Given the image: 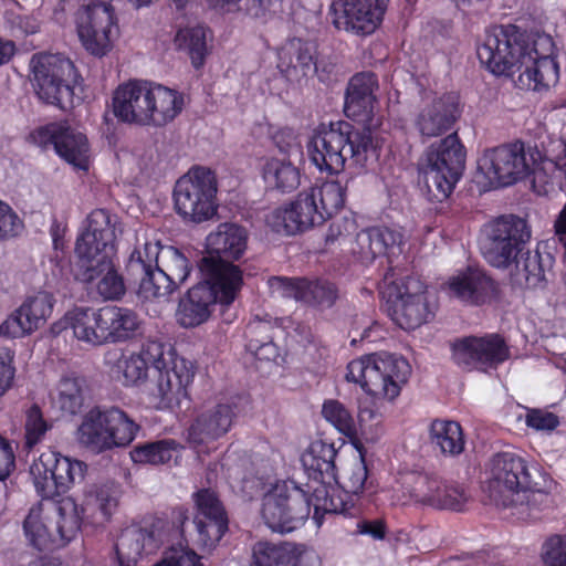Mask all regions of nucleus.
I'll use <instances>...</instances> for the list:
<instances>
[{
  "label": "nucleus",
  "instance_id": "f257e3e1",
  "mask_svg": "<svg viewBox=\"0 0 566 566\" xmlns=\"http://www.w3.org/2000/svg\"><path fill=\"white\" fill-rule=\"evenodd\" d=\"M554 42L547 34L527 36L513 24L486 30L478 46V57L496 76H514L521 90L543 92L559 78V67L553 56Z\"/></svg>",
  "mask_w": 566,
  "mask_h": 566
},
{
  "label": "nucleus",
  "instance_id": "f03ea898",
  "mask_svg": "<svg viewBox=\"0 0 566 566\" xmlns=\"http://www.w3.org/2000/svg\"><path fill=\"white\" fill-rule=\"evenodd\" d=\"M104 364L114 379L125 387H142L151 367L156 384L146 392L147 403L157 410H175L189 399V387L195 378L193 364L179 356L164 343L149 340L138 352L108 350Z\"/></svg>",
  "mask_w": 566,
  "mask_h": 566
},
{
  "label": "nucleus",
  "instance_id": "7ed1b4c3",
  "mask_svg": "<svg viewBox=\"0 0 566 566\" xmlns=\"http://www.w3.org/2000/svg\"><path fill=\"white\" fill-rule=\"evenodd\" d=\"M531 230L516 216H502L485 227L481 251L493 268L509 270L510 280L520 289H535L543 284L545 270L538 250H531Z\"/></svg>",
  "mask_w": 566,
  "mask_h": 566
},
{
  "label": "nucleus",
  "instance_id": "20e7f679",
  "mask_svg": "<svg viewBox=\"0 0 566 566\" xmlns=\"http://www.w3.org/2000/svg\"><path fill=\"white\" fill-rule=\"evenodd\" d=\"M486 490L499 506H514L520 515L552 503L553 480L534 462L513 452L495 454L489 462Z\"/></svg>",
  "mask_w": 566,
  "mask_h": 566
},
{
  "label": "nucleus",
  "instance_id": "39448f33",
  "mask_svg": "<svg viewBox=\"0 0 566 566\" xmlns=\"http://www.w3.org/2000/svg\"><path fill=\"white\" fill-rule=\"evenodd\" d=\"M566 166V143L551 142L546 155L523 143L486 149L478 160V177L488 189L509 187L533 176L534 181L547 184L557 170Z\"/></svg>",
  "mask_w": 566,
  "mask_h": 566
},
{
  "label": "nucleus",
  "instance_id": "423d86ee",
  "mask_svg": "<svg viewBox=\"0 0 566 566\" xmlns=\"http://www.w3.org/2000/svg\"><path fill=\"white\" fill-rule=\"evenodd\" d=\"M199 269L202 280L180 298L176 311L177 323L184 328H195L207 323L214 306L231 305L243 285V273L238 265L202 258Z\"/></svg>",
  "mask_w": 566,
  "mask_h": 566
},
{
  "label": "nucleus",
  "instance_id": "0eeeda50",
  "mask_svg": "<svg viewBox=\"0 0 566 566\" xmlns=\"http://www.w3.org/2000/svg\"><path fill=\"white\" fill-rule=\"evenodd\" d=\"M127 271L130 275L140 277L137 290L139 298L167 300L187 281L191 265L178 249L161 245L158 240L146 239L130 253Z\"/></svg>",
  "mask_w": 566,
  "mask_h": 566
},
{
  "label": "nucleus",
  "instance_id": "6e6552de",
  "mask_svg": "<svg viewBox=\"0 0 566 566\" xmlns=\"http://www.w3.org/2000/svg\"><path fill=\"white\" fill-rule=\"evenodd\" d=\"M346 189L338 181H324L302 190L287 206L273 209L266 224L275 232L293 235L323 224L344 207Z\"/></svg>",
  "mask_w": 566,
  "mask_h": 566
},
{
  "label": "nucleus",
  "instance_id": "1a4fd4ad",
  "mask_svg": "<svg viewBox=\"0 0 566 566\" xmlns=\"http://www.w3.org/2000/svg\"><path fill=\"white\" fill-rule=\"evenodd\" d=\"M307 151L312 164L327 174H339L347 160L364 167L370 157H377L376 144L370 132L353 130L345 122L322 127L311 138Z\"/></svg>",
  "mask_w": 566,
  "mask_h": 566
},
{
  "label": "nucleus",
  "instance_id": "9d476101",
  "mask_svg": "<svg viewBox=\"0 0 566 566\" xmlns=\"http://www.w3.org/2000/svg\"><path fill=\"white\" fill-rule=\"evenodd\" d=\"M337 450L333 443L315 440L301 455V463L308 481L304 490L313 496V521L319 527L325 514H349L352 504L346 492L334 485L337 482Z\"/></svg>",
  "mask_w": 566,
  "mask_h": 566
},
{
  "label": "nucleus",
  "instance_id": "9b49d317",
  "mask_svg": "<svg viewBox=\"0 0 566 566\" xmlns=\"http://www.w3.org/2000/svg\"><path fill=\"white\" fill-rule=\"evenodd\" d=\"M339 242L348 245L349 252L361 263H371L382 255H396L401 252L405 234L400 228L373 227L357 232V222L353 212L336 218L329 226L326 243Z\"/></svg>",
  "mask_w": 566,
  "mask_h": 566
},
{
  "label": "nucleus",
  "instance_id": "f8f14e48",
  "mask_svg": "<svg viewBox=\"0 0 566 566\" xmlns=\"http://www.w3.org/2000/svg\"><path fill=\"white\" fill-rule=\"evenodd\" d=\"M410 374L411 367L407 359L380 353L349 361L346 380L359 385L369 396L392 401L400 395Z\"/></svg>",
  "mask_w": 566,
  "mask_h": 566
},
{
  "label": "nucleus",
  "instance_id": "ddd939ff",
  "mask_svg": "<svg viewBox=\"0 0 566 566\" xmlns=\"http://www.w3.org/2000/svg\"><path fill=\"white\" fill-rule=\"evenodd\" d=\"M139 426L117 407H95L88 410L77 428V441L94 453L129 446Z\"/></svg>",
  "mask_w": 566,
  "mask_h": 566
},
{
  "label": "nucleus",
  "instance_id": "4468645a",
  "mask_svg": "<svg viewBox=\"0 0 566 566\" xmlns=\"http://www.w3.org/2000/svg\"><path fill=\"white\" fill-rule=\"evenodd\" d=\"M464 163V148L457 134H450L428 147L419 164V170L433 199L443 201L453 192Z\"/></svg>",
  "mask_w": 566,
  "mask_h": 566
},
{
  "label": "nucleus",
  "instance_id": "2eb2a0df",
  "mask_svg": "<svg viewBox=\"0 0 566 566\" xmlns=\"http://www.w3.org/2000/svg\"><path fill=\"white\" fill-rule=\"evenodd\" d=\"M218 179L213 170L195 166L181 176L174 188L176 212L186 222L202 223L218 212Z\"/></svg>",
  "mask_w": 566,
  "mask_h": 566
},
{
  "label": "nucleus",
  "instance_id": "dca6fc26",
  "mask_svg": "<svg viewBox=\"0 0 566 566\" xmlns=\"http://www.w3.org/2000/svg\"><path fill=\"white\" fill-rule=\"evenodd\" d=\"M31 82L40 99L66 108L73 105L78 75L63 54L36 53L30 61Z\"/></svg>",
  "mask_w": 566,
  "mask_h": 566
},
{
  "label": "nucleus",
  "instance_id": "f3484780",
  "mask_svg": "<svg viewBox=\"0 0 566 566\" xmlns=\"http://www.w3.org/2000/svg\"><path fill=\"white\" fill-rule=\"evenodd\" d=\"M313 509V496L293 480L277 481L263 495L261 517L273 532L298 528Z\"/></svg>",
  "mask_w": 566,
  "mask_h": 566
},
{
  "label": "nucleus",
  "instance_id": "a211bd4d",
  "mask_svg": "<svg viewBox=\"0 0 566 566\" xmlns=\"http://www.w3.org/2000/svg\"><path fill=\"white\" fill-rule=\"evenodd\" d=\"M86 470L85 462L48 450L33 461L30 474L36 493L42 499H53L67 493L76 483L82 482Z\"/></svg>",
  "mask_w": 566,
  "mask_h": 566
},
{
  "label": "nucleus",
  "instance_id": "6ab92c4d",
  "mask_svg": "<svg viewBox=\"0 0 566 566\" xmlns=\"http://www.w3.org/2000/svg\"><path fill=\"white\" fill-rule=\"evenodd\" d=\"M74 24L83 48L97 57L105 56L112 50L118 35L115 10L108 2L81 4L74 13Z\"/></svg>",
  "mask_w": 566,
  "mask_h": 566
},
{
  "label": "nucleus",
  "instance_id": "aec40b11",
  "mask_svg": "<svg viewBox=\"0 0 566 566\" xmlns=\"http://www.w3.org/2000/svg\"><path fill=\"white\" fill-rule=\"evenodd\" d=\"M171 526L158 516H146L119 534L115 554L119 566H137L145 556L156 553L168 539Z\"/></svg>",
  "mask_w": 566,
  "mask_h": 566
},
{
  "label": "nucleus",
  "instance_id": "412c9836",
  "mask_svg": "<svg viewBox=\"0 0 566 566\" xmlns=\"http://www.w3.org/2000/svg\"><path fill=\"white\" fill-rule=\"evenodd\" d=\"M385 293L390 303L389 315L402 329L417 328L433 315L427 287L418 276L391 282Z\"/></svg>",
  "mask_w": 566,
  "mask_h": 566
},
{
  "label": "nucleus",
  "instance_id": "4be33fe9",
  "mask_svg": "<svg viewBox=\"0 0 566 566\" xmlns=\"http://www.w3.org/2000/svg\"><path fill=\"white\" fill-rule=\"evenodd\" d=\"M31 140L44 150L55 154L74 169L87 171L92 151L86 135L67 122L40 126L30 135Z\"/></svg>",
  "mask_w": 566,
  "mask_h": 566
},
{
  "label": "nucleus",
  "instance_id": "5701e85b",
  "mask_svg": "<svg viewBox=\"0 0 566 566\" xmlns=\"http://www.w3.org/2000/svg\"><path fill=\"white\" fill-rule=\"evenodd\" d=\"M388 0H335L331 6L332 23L337 30L366 36L381 24Z\"/></svg>",
  "mask_w": 566,
  "mask_h": 566
},
{
  "label": "nucleus",
  "instance_id": "b1692460",
  "mask_svg": "<svg viewBox=\"0 0 566 566\" xmlns=\"http://www.w3.org/2000/svg\"><path fill=\"white\" fill-rule=\"evenodd\" d=\"M116 253L80 259L75 277L90 286L104 301H118L126 293L124 276L115 262Z\"/></svg>",
  "mask_w": 566,
  "mask_h": 566
},
{
  "label": "nucleus",
  "instance_id": "393cba45",
  "mask_svg": "<svg viewBox=\"0 0 566 566\" xmlns=\"http://www.w3.org/2000/svg\"><path fill=\"white\" fill-rule=\"evenodd\" d=\"M235 416L234 406L230 402L205 407L197 412L186 430L188 444L198 455L209 453L210 444L231 430Z\"/></svg>",
  "mask_w": 566,
  "mask_h": 566
},
{
  "label": "nucleus",
  "instance_id": "a878e982",
  "mask_svg": "<svg viewBox=\"0 0 566 566\" xmlns=\"http://www.w3.org/2000/svg\"><path fill=\"white\" fill-rule=\"evenodd\" d=\"M451 349L453 361L462 369L468 370H486L497 366L509 356L503 339L495 334L457 339L451 345Z\"/></svg>",
  "mask_w": 566,
  "mask_h": 566
},
{
  "label": "nucleus",
  "instance_id": "bb28decb",
  "mask_svg": "<svg viewBox=\"0 0 566 566\" xmlns=\"http://www.w3.org/2000/svg\"><path fill=\"white\" fill-rule=\"evenodd\" d=\"M378 87V78L374 73L361 72L350 78L345 95L346 116L361 124L363 130L371 135L380 126V119L375 114V93Z\"/></svg>",
  "mask_w": 566,
  "mask_h": 566
},
{
  "label": "nucleus",
  "instance_id": "cd10ccee",
  "mask_svg": "<svg viewBox=\"0 0 566 566\" xmlns=\"http://www.w3.org/2000/svg\"><path fill=\"white\" fill-rule=\"evenodd\" d=\"M117 217L105 209L93 210L85 220L83 231L75 245L77 260L103 255V253H117L115 244V230Z\"/></svg>",
  "mask_w": 566,
  "mask_h": 566
},
{
  "label": "nucleus",
  "instance_id": "c85d7f7f",
  "mask_svg": "<svg viewBox=\"0 0 566 566\" xmlns=\"http://www.w3.org/2000/svg\"><path fill=\"white\" fill-rule=\"evenodd\" d=\"M198 510L195 524L198 533V544L202 549L214 548L228 531V516L217 494L202 489L193 494Z\"/></svg>",
  "mask_w": 566,
  "mask_h": 566
},
{
  "label": "nucleus",
  "instance_id": "c756f323",
  "mask_svg": "<svg viewBox=\"0 0 566 566\" xmlns=\"http://www.w3.org/2000/svg\"><path fill=\"white\" fill-rule=\"evenodd\" d=\"M268 284L274 295L323 307L332 306L337 297L335 285L322 280L273 276Z\"/></svg>",
  "mask_w": 566,
  "mask_h": 566
},
{
  "label": "nucleus",
  "instance_id": "7c9ffc66",
  "mask_svg": "<svg viewBox=\"0 0 566 566\" xmlns=\"http://www.w3.org/2000/svg\"><path fill=\"white\" fill-rule=\"evenodd\" d=\"M444 290L464 304L482 305L491 300L495 284L482 269L468 266L451 275L444 284Z\"/></svg>",
  "mask_w": 566,
  "mask_h": 566
},
{
  "label": "nucleus",
  "instance_id": "2f4dec72",
  "mask_svg": "<svg viewBox=\"0 0 566 566\" xmlns=\"http://www.w3.org/2000/svg\"><path fill=\"white\" fill-rule=\"evenodd\" d=\"M184 107L182 93L148 81L144 126L164 127L178 117Z\"/></svg>",
  "mask_w": 566,
  "mask_h": 566
},
{
  "label": "nucleus",
  "instance_id": "473e14b6",
  "mask_svg": "<svg viewBox=\"0 0 566 566\" xmlns=\"http://www.w3.org/2000/svg\"><path fill=\"white\" fill-rule=\"evenodd\" d=\"M253 560L255 566H321V558L314 549L287 543H256Z\"/></svg>",
  "mask_w": 566,
  "mask_h": 566
},
{
  "label": "nucleus",
  "instance_id": "72a5a7b5",
  "mask_svg": "<svg viewBox=\"0 0 566 566\" xmlns=\"http://www.w3.org/2000/svg\"><path fill=\"white\" fill-rule=\"evenodd\" d=\"M119 497V486L113 482L90 485L81 504L84 522L93 527L107 523L118 507Z\"/></svg>",
  "mask_w": 566,
  "mask_h": 566
},
{
  "label": "nucleus",
  "instance_id": "f704fd0d",
  "mask_svg": "<svg viewBox=\"0 0 566 566\" xmlns=\"http://www.w3.org/2000/svg\"><path fill=\"white\" fill-rule=\"evenodd\" d=\"M247 232L235 223H220L206 238L207 255L216 262L234 265L231 261L239 260L247 249Z\"/></svg>",
  "mask_w": 566,
  "mask_h": 566
},
{
  "label": "nucleus",
  "instance_id": "c9c22d12",
  "mask_svg": "<svg viewBox=\"0 0 566 566\" xmlns=\"http://www.w3.org/2000/svg\"><path fill=\"white\" fill-rule=\"evenodd\" d=\"M315 46L301 39H291L277 51V70L290 82L316 72Z\"/></svg>",
  "mask_w": 566,
  "mask_h": 566
},
{
  "label": "nucleus",
  "instance_id": "e433bc0d",
  "mask_svg": "<svg viewBox=\"0 0 566 566\" xmlns=\"http://www.w3.org/2000/svg\"><path fill=\"white\" fill-rule=\"evenodd\" d=\"M148 81L129 80L113 93L114 116L123 123L144 126Z\"/></svg>",
  "mask_w": 566,
  "mask_h": 566
},
{
  "label": "nucleus",
  "instance_id": "4c0bfd02",
  "mask_svg": "<svg viewBox=\"0 0 566 566\" xmlns=\"http://www.w3.org/2000/svg\"><path fill=\"white\" fill-rule=\"evenodd\" d=\"M460 115L459 97L447 93L432 99L420 112L417 126L424 136L433 137L449 130Z\"/></svg>",
  "mask_w": 566,
  "mask_h": 566
},
{
  "label": "nucleus",
  "instance_id": "58836bf2",
  "mask_svg": "<svg viewBox=\"0 0 566 566\" xmlns=\"http://www.w3.org/2000/svg\"><path fill=\"white\" fill-rule=\"evenodd\" d=\"M64 328H70L74 337L91 346L105 344L103 307H74L63 317Z\"/></svg>",
  "mask_w": 566,
  "mask_h": 566
},
{
  "label": "nucleus",
  "instance_id": "ea45409f",
  "mask_svg": "<svg viewBox=\"0 0 566 566\" xmlns=\"http://www.w3.org/2000/svg\"><path fill=\"white\" fill-rule=\"evenodd\" d=\"M399 483L403 491V497L408 496L431 506H433V504L454 505L457 503L450 500H442L439 496L442 481L436 475L408 472L401 475ZM398 501L403 503L405 499H398Z\"/></svg>",
  "mask_w": 566,
  "mask_h": 566
},
{
  "label": "nucleus",
  "instance_id": "a19ab883",
  "mask_svg": "<svg viewBox=\"0 0 566 566\" xmlns=\"http://www.w3.org/2000/svg\"><path fill=\"white\" fill-rule=\"evenodd\" d=\"M50 517L59 547L74 539L82 524L87 525L83 520L81 506L71 497H65L53 505Z\"/></svg>",
  "mask_w": 566,
  "mask_h": 566
},
{
  "label": "nucleus",
  "instance_id": "79ce46f5",
  "mask_svg": "<svg viewBox=\"0 0 566 566\" xmlns=\"http://www.w3.org/2000/svg\"><path fill=\"white\" fill-rule=\"evenodd\" d=\"M105 344L126 342L139 329L138 315L130 308L116 305L103 306Z\"/></svg>",
  "mask_w": 566,
  "mask_h": 566
},
{
  "label": "nucleus",
  "instance_id": "37998d69",
  "mask_svg": "<svg viewBox=\"0 0 566 566\" xmlns=\"http://www.w3.org/2000/svg\"><path fill=\"white\" fill-rule=\"evenodd\" d=\"M50 513L43 505L36 504L29 510L23 521V533L27 541L40 552L59 547Z\"/></svg>",
  "mask_w": 566,
  "mask_h": 566
},
{
  "label": "nucleus",
  "instance_id": "c03bdc74",
  "mask_svg": "<svg viewBox=\"0 0 566 566\" xmlns=\"http://www.w3.org/2000/svg\"><path fill=\"white\" fill-rule=\"evenodd\" d=\"M334 485L338 488L339 491L346 492L349 496L352 507L349 514H343L344 516L354 515L355 507L350 493L354 495H373L376 492L373 481L368 479L367 465L361 453L354 458L342 475L337 474V482L334 483Z\"/></svg>",
  "mask_w": 566,
  "mask_h": 566
},
{
  "label": "nucleus",
  "instance_id": "a18cd8bd",
  "mask_svg": "<svg viewBox=\"0 0 566 566\" xmlns=\"http://www.w3.org/2000/svg\"><path fill=\"white\" fill-rule=\"evenodd\" d=\"M211 33L203 25L179 29L174 38V43L179 51H185L192 66L199 70L203 66L209 54L208 38Z\"/></svg>",
  "mask_w": 566,
  "mask_h": 566
},
{
  "label": "nucleus",
  "instance_id": "49530a36",
  "mask_svg": "<svg viewBox=\"0 0 566 566\" xmlns=\"http://www.w3.org/2000/svg\"><path fill=\"white\" fill-rule=\"evenodd\" d=\"M264 182L282 192L295 190L301 182L300 170L289 160L269 158L262 167Z\"/></svg>",
  "mask_w": 566,
  "mask_h": 566
},
{
  "label": "nucleus",
  "instance_id": "de8ad7c7",
  "mask_svg": "<svg viewBox=\"0 0 566 566\" xmlns=\"http://www.w3.org/2000/svg\"><path fill=\"white\" fill-rule=\"evenodd\" d=\"M429 437L434 448L446 455H458L464 450L461 426L451 420L437 419L429 427Z\"/></svg>",
  "mask_w": 566,
  "mask_h": 566
},
{
  "label": "nucleus",
  "instance_id": "09e8293b",
  "mask_svg": "<svg viewBox=\"0 0 566 566\" xmlns=\"http://www.w3.org/2000/svg\"><path fill=\"white\" fill-rule=\"evenodd\" d=\"M177 448L178 443L171 439L147 442L134 447L130 459L139 464H164L172 459Z\"/></svg>",
  "mask_w": 566,
  "mask_h": 566
},
{
  "label": "nucleus",
  "instance_id": "8fccbe9b",
  "mask_svg": "<svg viewBox=\"0 0 566 566\" xmlns=\"http://www.w3.org/2000/svg\"><path fill=\"white\" fill-rule=\"evenodd\" d=\"M84 380L76 376L63 377L56 387L55 403L70 415L77 413L84 401Z\"/></svg>",
  "mask_w": 566,
  "mask_h": 566
},
{
  "label": "nucleus",
  "instance_id": "3c124183",
  "mask_svg": "<svg viewBox=\"0 0 566 566\" xmlns=\"http://www.w3.org/2000/svg\"><path fill=\"white\" fill-rule=\"evenodd\" d=\"M323 418L339 433L347 438L357 436V423L349 409L336 399L325 400L322 406Z\"/></svg>",
  "mask_w": 566,
  "mask_h": 566
},
{
  "label": "nucleus",
  "instance_id": "603ef678",
  "mask_svg": "<svg viewBox=\"0 0 566 566\" xmlns=\"http://www.w3.org/2000/svg\"><path fill=\"white\" fill-rule=\"evenodd\" d=\"M54 305V298L49 292H38L28 296L20 305L27 322L34 331L43 326L50 317Z\"/></svg>",
  "mask_w": 566,
  "mask_h": 566
},
{
  "label": "nucleus",
  "instance_id": "864d4df0",
  "mask_svg": "<svg viewBox=\"0 0 566 566\" xmlns=\"http://www.w3.org/2000/svg\"><path fill=\"white\" fill-rule=\"evenodd\" d=\"M25 444L32 448L38 444L50 430L51 424L44 419L41 408L32 403L24 410Z\"/></svg>",
  "mask_w": 566,
  "mask_h": 566
},
{
  "label": "nucleus",
  "instance_id": "5fc2aeb1",
  "mask_svg": "<svg viewBox=\"0 0 566 566\" xmlns=\"http://www.w3.org/2000/svg\"><path fill=\"white\" fill-rule=\"evenodd\" d=\"M153 566H205L202 558L188 545L181 543L168 547Z\"/></svg>",
  "mask_w": 566,
  "mask_h": 566
},
{
  "label": "nucleus",
  "instance_id": "6e6d98bb",
  "mask_svg": "<svg viewBox=\"0 0 566 566\" xmlns=\"http://www.w3.org/2000/svg\"><path fill=\"white\" fill-rule=\"evenodd\" d=\"M282 323V319L272 318L269 315L264 317L255 316L247 326L245 335L248 342L255 340L256 343H262L264 336L277 338L283 333Z\"/></svg>",
  "mask_w": 566,
  "mask_h": 566
},
{
  "label": "nucleus",
  "instance_id": "4d7b16f0",
  "mask_svg": "<svg viewBox=\"0 0 566 566\" xmlns=\"http://www.w3.org/2000/svg\"><path fill=\"white\" fill-rule=\"evenodd\" d=\"M24 224L18 213L0 200V241H8L19 237Z\"/></svg>",
  "mask_w": 566,
  "mask_h": 566
},
{
  "label": "nucleus",
  "instance_id": "13d9d810",
  "mask_svg": "<svg viewBox=\"0 0 566 566\" xmlns=\"http://www.w3.org/2000/svg\"><path fill=\"white\" fill-rule=\"evenodd\" d=\"M33 332L34 328L27 322L20 306L0 324V336L6 338H21Z\"/></svg>",
  "mask_w": 566,
  "mask_h": 566
},
{
  "label": "nucleus",
  "instance_id": "bf43d9fd",
  "mask_svg": "<svg viewBox=\"0 0 566 566\" xmlns=\"http://www.w3.org/2000/svg\"><path fill=\"white\" fill-rule=\"evenodd\" d=\"M542 558L546 566H566V535L548 537L542 547Z\"/></svg>",
  "mask_w": 566,
  "mask_h": 566
},
{
  "label": "nucleus",
  "instance_id": "052dcab7",
  "mask_svg": "<svg viewBox=\"0 0 566 566\" xmlns=\"http://www.w3.org/2000/svg\"><path fill=\"white\" fill-rule=\"evenodd\" d=\"M525 423L535 431L552 432L559 426V418L546 409H526Z\"/></svg>",
  "mask_w": 566,
  "mask_h": 566
},
{
  "label": "nucleus",
  "instance_id": "680f3d73",
  "mask_svg": "<svg viewBox=\"0 0 566 566\" xmlns=\"http://www.w3.org/2000/svg\"><path fill=\"white\" fill-rule=\"evenodd\" d=\"M357 419L361 429L373 430L381 424L384 415L377 401L364 399L358 403Z\"/></svg>",
  "mask_w": 566,
  "mask_h": 566
},
{
  "label": "nucleus",
  "instance_id": "e2e57ef3",
  "mask_svg": "<svg viewBox=\"0 0 566 566\" xmlns=\"http://www.w3.org/2000/svg\"><path fill=\"white\" fill-rule=\"evenodd\" d=\"M284 0H245V13L250 17L266 20L283 11Z\"/></svg>",
  "mask_w": 566,
  "mask_h": 566
},
{
  "label": "nucleus",
  "instance_id": "0e129e2a",
  "mask_svg": "<svg viewBox=\"0 0 566 566\" xmlns=\"http://www.w3.org/2000/svg\"><path fill=\"white\" fill-rule=\"evenodd\" d=\"M273 140L279 150L287 156L297 155L302 153L301 142L297 134L291 128L280 129L274 136Z\"/></svg>",
  "mask_w": 566,
  "mask_h": 566
},
{
  "label": "nucleus",
  "instance_id": "69168bd1",
  "mask_svg": "<svg viewBox=\"0 0 566 566\" xmlns=\"http://www.w3.org/2000/svg\"><path fill=\"white\" fill-rule=\"evenodd\" d=\"M274 339L270 336H264L262 343L249 340L247 349L260 360H275L280 356V352Z\"/></svg>",
  "mask_w": 566,
  "mask_h": 566
},
{
  "label": "nucleus",
  "instance_id": "338daca9",
  "mask_svg": "<svg viewBox=\"0 0 566 566\" xmlns=\"http://www.w3.org/2000/svg\"><path fill=\"white\" fill-rule=\"evenodd\" d=\"M14 377L13 356L8 350L0 349V397L12 387Z\"/></svg>",
  "mask_w": 566,
  "mask_h": 566
},
{
  "label": "nucleus",
  "instance_id": "774afa93",
  "mask_svg": "<svg viewBox=\"0 0 566 566\" xmlns=\"http://www.w3.org/2000/svg\"><path fill=\"white\" fill-rule=\"evenodd\" d=\"M439 496L442 500H450L452 502H457L454 505H444V504H433L434 507L438 509H448L453 511H461L467 496L464 494V491L458 486V485H449L442 481L441 491H439Z\"/></svg>",
  "mask_w": 566,
  "mask_h": 566
}]
</instances>
